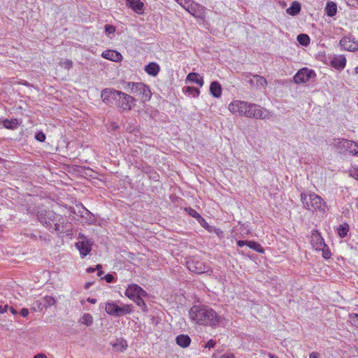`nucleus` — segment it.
<instances>
[{
    "label": "nucleus",
    "instance_id": "58",
    "mask_svg": "<svg viewBox=\"0 0 358 358\" xmlns=\"http://www.w3.org/2000/svg\"><path fill=\"white\" fill-rule=\"evenodd\" d=\"M356 207H357V208L358 209V199H357Z\"/></svg>",
    "mask_w": 358,
    "mask_h": 358
},
{
    "label": "nucleus",
    "instance_id": "50",
    "mask_svg": "<svg viewBox=\"0 0 358 358\" xmlns=\"http://www.w3.org/2000/svg\"><path fill=\"white\" fill-rule=\"evenodd\" d=\"M8 310L13 314L16 315L17 313V311L12 306H9Z\"/></svg>",
    "mask_w": 358,
    "mask_h": 358
},
{
    "label": "nucleus",
    "instance_id": "59",
    "mask_svg": "<svg viewBox=\"0 0 358 358\" xmlns=\"http://www.w3.org/2000/svg\"><path fill=\"white\" fill-rule=\"evenodd\" d=\"M355 178H356L357 180H358V176H357L355 177Z\"/></svg>",
    "mask_w": 358,
    "mask_h": 358
},
{
    "label": "nucleus",
    "instance_id": "22",
    "mask_svg": "<svg viewBox=\"0 0 358 358\" xmlns=\"http://www.w3.org/2000/svg\"><path fill=\"white\" fill-rule=\"evenodd\" d=\"M210 94L215 98H219L222 94V87L217 81H213L210 85Z\"/></svg>",
    "mask_w": 358,
    "mask_h": 358
},
{
    "label": "nucleus",
    "instance_id": "32",
    "mask_svg": "<svg viewBox=\"0 0 358 358\" xmlns=\"http://www.w3.org/2000/svg\"><path fill=\"white\" fill-rule=\"evenodd\" d=\"M145 296H139L133 300L134 302L143 311L147 312L148 308L143 299Z\"/></svg>",
    "mask_w": 358,
    "mask_h": 358
},
{
    "label": "nucleus",
    "instance_id": "18",
    "mask_svg": "<svg viewBox=\"0 0 358 358\" xmlns=\"http://www.w3.org/2000/svg\"><path fill=\"white\" fill-rule=\"evenodd\" d=\"M101 55L103 58L113 62L120 61L122 58V55L119 52L113 50H105L102 52Z\"/></svg>",
    "mask_w": 358,
    "mask_h": 358
},
{
    "label": "nucleus",
    "instance_id": "12",
    "mask_svg": "<svg viewBox=\"0 0 358 358\" xmlns=\"http://www.w3.org/2000/svg\"><path fill=\"white\" fill-rule=\"evenodd\" d=\"M187 11L194 17L204 19L206 17V8L204 6L193 1L187 6Z\"/></svg>",
    "mask_w": 358,
    "mask_h": 358
},
{
    "label": "nucleus",
    "instance_id": "53",
    "mask_svg": "<svg viewBox=\"0 0 358 358\" xmlns=\"http://www.w3.org/2000/svg\"><path fill=\"white\" fill-rule=\"evenodd\" d=\"M267 355L269 358H278V356H276L275 355L271 354L270 352H268Z\"/></svg>",
    "mask_w": 358,
    "mask_h": 358
},
{
    "label": "nucleus",
    "instance_id": "1",
    "mask_svg": "<svg viewBox=\"0 0 358 358\" xmlns=\"http://www.w3.org/2000/svg\"><path fill=\"white\" fill-rule=\"evenodd\" d=\"M102 101L108 104H115L121 111H130L136 105V99L127 93L113 88H106L101 91Z\"/></svg>",
    "mask_w": 358,
    "mask_h": 358
},
{
    "label": "nucleus",
    "instance_id": "44",
    "mask_svg": "<svg viewBox=\"0 0 358 358\" xmlns=\"http://www.w3.org/2000/svg\"><path fill=\"white\" fill-rule=\"evenodd\" d=\"M106 281L107 282H113L115 281V278L112 274H107L104 277Z\"/></svg>",
    "mask_w": 358,
    "mask_h": 358
},
{
    "label": "nucleus",
    "instance_id": "2",
    "mask_svg": "<svg viewBox=\"0 0 358 358\" xmlns=\"http://www.w3.org/2000/svg\"><path fill=\"white\" fill-rule=\"evenodd\" d=\"M229 110L234 114L255 119H268L269 112L260 106L247 101L234 100L229 105Z\"/></svg>",
    "mask_w": 358,
    "mask_h": 358
},
{
    "label": "nucleus",
    "instance_id": "17",
    "mask_svg": "<svg viewBox=\"0 0 358 358\" xmlns=\"http://www.w3.org/2000/svg\"><path fill=\"white\" fill-rule=\"evenodd\" d=\"M76 246L83 257H86L92 250L91 244L88 241H79Z\"/></svg>",
    "mask_w": 358,
    "mask_h": 358
},
{
    "label": "nucleus",
    "instance_id": "30",
    "mask_svg": "<svg viewBox=\"0 0 358 358\" xmlns=\"http://www.w3.org/2000/svg\"><path fill=\"white\" fill-rule=\"evenodd\" d=\"M248 246L254 250L255 251L259 252V253H264V248L262 247V245L255 242V241H248Z\"/></svg>",
    "mask_w": 358,
    "mask_h": 358
},
{
    "label": "nucleus",
    "instance_id": "3",
    "mask_svg": "<svg viewBox=\"0 0 358 358\" xmlns=\"http://www.w3.org/2000/svg\"><path fill=\"white\" fill-rule=\"evenodd\" d=\"M190 320L196 324L217 326L220 322V315L211 308L204 305H194L189 310Z\"/></svg>",
    "mask_w": 358,
    "mask_h": 358
},
{
    "label": "nucleus",
    "instance_id": "45",
    "mask_svg": "<svg viewBox=\"0 0 358 358\" xmlns=\"http://www.w3.org/2000/svg\"><path fill=\"white\" fill-rule=\"evenodd\" d=\"M101 268H102L101 265L98 264V265H96V268H92V267L87 268V273H91L94 272L96 269H101Z\"/></svg>",
    "mask_w": 358,
    "mask_h": 358
},
{
    "label": "nucleus",
    "instance_id": "48",
    "mask_svg": "<svg viewBox=\"0 0 358 358\" xmlns=\"http://www.w3.org/2000/svg\"><path fill=\"white\" fill-rule=\"evenodd\" d=\"M248 241H242V240H240V241H237V245L238 247H243L244 245H247L248 246Z\"/></svg>",
    "mask_w": 358,
    "mask_h": 358
},
{
    "label": "nucleus",
    "instance_id": "6",
    "mask_svg": "<svg viewBox=\"0 0 358 358\" xmlns=\"http://www.w3.org/2000/svg\"><path fill=\"white\" fill-rule=\"evenodd\" d=\"M124 89L138 96L143 103L148 101L152 96L150 87L143 83L124 82Z\"/></svg>",
    "mask_w": 358,
    "mask_h": 358
},
{
    "label": "nucleus",
    "instance_id": "27",
    "mask_svg": "<svg viewBox=\"0 0 358 358\" xmlns=\"http://www.w3.org/2000/svg\"><path fill=\"white\" fill-rule=\"evenodd\" d=\"M182 92L186 94L192 96L193 97H197L200 94V91L198 88L189 86L184 87L182 88Z\"/></svg>",
    "mask_w": 358,
    "mask_h": 358
},
{
    "label": "nucleus",
    "instance_id": "43",
    "mask_svg": "<svg viewBox=\"0 0 358 358\" xmlns=\"http://www.w3.org/2000/svg\"><path fill=\"white\" fill-rule=\"evenodd\" d=\"M215 345V341L213 339H210L205 345V348L210 349V348H214Z\"/></svg>",
    "mask_w": 358,
    "mask_h": 358
},
{
    "label": "nucleus",
    "instance_id": "42",
    "mask_svg": "<svg viewBox=\"0 0 358 358\" xmlns=\"http://www.w3.org/2000/svg\"><path fill=\"white\" fill-rule=\"evenodd\" d=\"M192 2V0H184L183 2H180V3L187 11V6Z\"/></svg>",
    "mask_w": 358,
    "mask_h": 358
},
{
    "label": "nucleus",
    "instance_id": "56",
    "mask_svg": "<svg viewBox=\"0 0 358 358\" xmlns=\"http://www.w3.org/2000/svg\"><path fill=\"white\" fill-rule=\"evenodd\" d=\"M84 210L85 211V214L90 216L92 215L91 213L88 210H87L86 208H85Z\"/></svg>",
    "mask_w": 358,
    "mask_h": 358
},
{
    "label": "nucleus",
    "instance_id": "37",
    "mask_svg": "<svg viewBox=\"0 0 358 358\" xmlns=\"http://www.w3.org/2000/svg\"><path fill=\"white\" fill-rule=\"evenodd\" d=\"M197 221L203 228H205L209 231H212L213 227L208 224V222L203 217L201 216Z\"/></svg>",
    "mask_w": 358,
    "mask_h": 358
},
{
    "label": "nucleus",
    "instance_id": "14",
    "mask_svg": "<svg viewBox=\"0 0 358 358\" xmlns=\"http://www.w3.org/2000/svg\"><path fill=\"white\" fill-rule=\"evenodd\" d=\"M310 243L316 250H321L326 247L324 239L317 230H313L310 236Z\"/></svg>",
    "mask_w": 358,
    "mask_h": 358
},
{
    "label": "nucleus",
    "instance_id": "36",
    "mask_svg": "<svg viewBox=\"0 0 358 358\" xmlns=\"http://www.w3.org/2000/svg\"><path fill=\"white\" fill-rule=\"evenodd\" d=\"M185 210L189 215L196 218L197 220L201 217V215L192 208H185Z\"/></svg>",
    "mask_w": 358,
    "mask_h": 358
},
{
    "label": "nucleus",
    "instance_id": "47",
    "mask_svg": "<svg viewBox=\"0 0 358 358\" xmlns=\"http://www.w3.org/2000/svg\"><path fill=\"white\" fill-rule=\"evenodd\" d=\"M20 315L23 317H26L29 315V310L27 308H22L21 310H20Z\"/></svg>",
    "mask_w": 358,
    "mask_h": 358
},
{
    "label": "nucleus",
    "instance_id": "52",
    "mask_svg": "<svg viewBox=\"0 0 358 358\" xmlns=\"http://www.w3.org/2000/svg\"><path fill=\"white\" fill-rule=\"evenodd\" d=\"M222 358H234V356L231 354L230 355H223Z\"/></svg>",
    "mask_w": 358,
    "mask_h": 358
},
{
    "label": "nucleus",
    "instance_id": "25",
    "mask_svg": "<svg viewBox=\"0 0 358 358\" xmlns=\"http://www.w3.org/2000/svg\"><path fill=\"white\" fill-rule=\"evenodd\" d=\"M325 11L328 16L333 17L336 14L337 6L335 3L331 1L327 3Z\"/></svg>",
    "mask_w": 358,
    "mask_h": 358
},
{
    "label": "nucleus",
    "instance_id": "4",
    "mask_svg": "<svg viewBox=\"0 0 358 358\" xmlns=\"http://www.w3.org/2000/svg\"><path fill=\"white\" fill-rule=\"evenodd\" d=\"M37 217L41 224L51 232L64 233L66 229L68 222L66 219L52 210L41 209L37 213Z\"/></svg>",
    "mask_w": 358,
    "mask_h": 358
},
{
    "label": "nucleus",
    "instance_id": "35",
    "mask_svg": "<svg viewBox=\"0 0 358 358\" xmlns=\"http://www.w3.org/2000/svg\"><path fill=\"white\" fill-rule=\"evenodd\" d=\"M348 322L352 324V326L358 329V314H357V313L349 314Z\"/></svg>",
    "mask_w": 358,
    "mask_h": 358
},
{
    "label": "nucleus",
    "instance_id": "49",
    "mask_svg": "<svg viewBox=\"0 0 358 358\" xmlns=\"http://www.w3.org/2000/svg\"><path fill=\"white\" fill-rule=\"evenodd\" d=\"M309 358H320V354L316 352H313L309 355Z\"/></svg>",
    "mask_w": 358,
    "mask_h": 358
},
{
    "label": "nucleus",
    "instance_id": "33",
    "mask_svg": "<svg viewBox=\"0 0 358 358\" xmlns=\"http://www.w3.org/2000/svg\"><path fill=\"white\" fill-rule=\"evenodd\" d=\"M298 42L304 46H307L310 43V38L307 34H301L297 36Z\"/></svg>",
    "mask_w": 358,
    "mask_h": 358
},
{
    "label": "nucleus",
    "instance_id": "55",
    "mask_svg": "<svg viewBox=\"0 0 358 358\" xmlns=\"http://www.w3.org/2000/svg\"><path fill=\"white\" fill-rule=\"evenodd\" d=\"M97 270H98L97 275L99 277H101L103 275V272L101 269H97Z\"/></svg>",
    "mask_w": 358,
    "mask_h": 358
},
{
    "label": "nucleus",
    "instance_id": "41",
    "mask_svg": "<svg viewBox=\"0 0 358 358\" xmlns=\"http://www.w3.org/2000/svg\"><path fill=\"white\" fill-rule=\"evenodd\" d=\"M322 250V256L325 259H329L331 257V252L329 250V248L326 246L325 248H323L321 249Z\"/></svg>",
    "mask_w": 358,
    "mask_h": 358
},
{
    "label": "nucleus",
    "instance_id": "39",
    "mask_svg": "<svg viewBox=\"0 0 358 358\" xmlns=\"http://www.w3.org/2000/svg\"><path fill=\"white\" fill-rule=\"evenodd\" d=\"M105 32L106 34L110 35L111 34H113L115 31V28L114 26L111 24H106L105 25Z\"/></svg>",
    "mask_w": 358,
    "mask_h": 358
},
{
    "label": "nucleus",
    "instance_id": "16",
    "mask_svg": "<svg viewBox=\"0 0 358 358\" xmlns=\"http://www.w3.org/2000/svg\"><path fill=\"white\" fill-rule=\"evenodd\" d=\"M127 6L135 13L142 14L144 11V4L140 0H126Z\"/></svg>",
    "mask_w": 358,
    "mask_h": 358
},
{
    "label": "nucleus",
    "instance_id": "29",
    "mask_svg": "<svg viewBox=\"0 0 358 358\" xmlns=\"http://www.w3.org/2000/svg\"><path fill=\"white\" fill-rule=\"evenodd\" d=\"M349 231V225L347 223L340 224L338 228V234L341 238H344L347 236Z\"/></svg>",
    "mask_w": 358,
    "mask_h": 358
},
{
    "label": "nucleus",
    "instance_id": "10",
    "mask_svg": "<svg viewBox=\"0 0 358 358\" xmlns=\"http://www.w3.org/2000/svg\"><path fill=\"white\" fill-rule=\"evenodd\" d=\"M125 295L133 301L139 296H148V293L139 285L132 283L129 285L128 287L127 288L125 291Z\"/></svg>",
    "mask_w": 358,
    "mask_h": 358
},
{
    "label": "nucleus",
    "instance_id": "8",
    "mask_svg": "<svg viewBox=\"0 0 358 358\" xmlns=\"http://www.w3.org/2000/svg\"><path fill=\"white\" fill-rule=\"evenodd\" d=\"M105 310L108 315L120 317L130 314L133 309L131 305L123 304L120 306L116 302L111 301L106 303Z\"/></svg>",
    "mask_w": 358,
    "mask_h": 358
},
{
    "label": "nucleus",
    "instance_id": "5",
    "mask_svg": "<svg viewBox=\"0 0 358 358\" xmlns=\"http://www.w3.org/2000/svg\"><path fill=\"white\" fill-rule=\"evenodd\" d=\"M301 201L303 207L308 210L325 213L328 209L326 202L315 193L302 192Z\"/></svg>",
    "mask_w": 358,
    "mask_h": 358
},
{
    "label": "nucleus",
    "instance_id": "31",
    "mask_svg": "<svg viewBox=\"0 0 358 358\" xmlns=\"http://www.w3.org/2000/svg\"><path fill=\"white\" fill-rule=\"evenodd\" d=\"M80 322L89 327L93 323V317L90 313H85L80 319Z\"/></svg>",
    "mask_w": 358,
    "mask_h": 358
},
{
    "label": "nucleus",
    "instance_id": "51",
    "mask_svg": "<svg viewBox=\"0 0 358 358\" xmlns=\"http://www.w3.org/2000/svg\"><path fill=\"white\" fill-rule=\"evenodd\" d=\"M34 358H47L46 355L44 354H38L36 355Z\"/></svg>",
    "mask_w": 358,
    "mask_h": 358
},
{
    "label": "nucleus",
    "instance_id": "13",
    "mask_svg": "<svg viewBox=\"0 0 358 358\" xmlns=\"http://www.w3.org/2000/svg\"><path fill=\"white\" fill-rule=\"evenodd\" d=\"M315 75L313 71L307 68L299 70L294 77L296 83H302L308 82Z\"/></svg>",
    "mask_w": 358,
    "mask_h": 358
},
{
    "label": "nucleus",
    "instance_id": "40",
    "mask_svg": "<svg viewBox=\"0 0 358 358\" xmlns=\"http://www.w3.org/2000/svg\"><path fill=\"white\" fill-rule=\"evenodd\" d=\"M35 138L37 141H38L40 142H43L45 140V135L43 132L39 131V132L36 133Z\"/></svg>",
    "mask_w": 358,
    "mask_h": 358
},
{
    "label": "nucleus",
    "instance_id": "9",
    "mask_svg": "<svg viewBox=\"0 0 358 358\" xmlns=\"http://www.w3.org/2000/svg\"><path fill=\"white\" fill-rule=\"evenodd\" d=\"M187 267L191 272L199 274L206 273L211 275L213 273V271L208 265L197 259L187 261Z\"/></svg>",
    "mask_w": 358,
    "mask_h": 358
},
{
    "label": "nucleus",
    "instance_id": "38",
    "mask_svg": "<svg viewBox=\"0 0 358 358\" xmlns=\"http://www.w3.org/2000/svg\"><path fill=\"white\" fill-rule=\"evenodd\" d=\"M60 66L65 69H70L73 66V62L71 60L66 59L60 62Z\"/></svg>",
    "mask_w": 358,
    "mask_h": 358
},
{
    "label": "nucleus",
    "instance_id": "21",
    "mask_svg": "<svg viewBox=\"0 0 358 358\" xmlns=\"http://www.w3.org/2000/svg\"><path fill=\"white\" fill-rule=\"evenodd\" d=\"M186 82L196 83L199 85V87H202L203 85V78L196 73H189L186 78Z\"/></svg>",
    "mask_w": 358,
    "mask_h": 358
},
{
    "label": "nucleus",
    "instance_id": "24",
    "mask_svg": "<svg viewBox=\"0 0 358 358\" xmlns=\"http://www.w3.org/2000/svg\"><path fill=\"white\" fill-rule=\"evenodd\" d=\"M3 126L8 129H15L18 124H19V120L16 118L13 119H5L2 122Z\"/></svg>",
    "mask_w": 358,
    "mask_h": 358
},
{
    "label": "nucleus",
    "instance_id": "28",
    "mask_svg": "<svg viewBox=\"0 0 358 358\" xmlns=\"http://www.w3.org/2000/svg\"><path fill=\"white\" fill-rule=\"evenodd\" d=\"M127 343L124 340H117L115 343L113 344V348L115 351L123 352L127 348Z\"/></svg>",
    "mask_w": 358,
    "mask_h": 358
},
{
    "label": "nucleus",
    "instance_id": "57",
    "mask_svg": "<svg viewBox=\"0 0 358 358\" xmlns=\"http://www.w3.org/2000/svg\"><path fill=\"white\" fill-rule=\"evenodd\" d=\"M92 284L90 282L87 283L85 285V288L87 289Z\"/></svg>",
    "mask_w": 358,
    "mask_h": 358
},
{
    "label": "nucleus",
    "instance_id": "54",
    "mask_svg": "<svg viewBox=\"0 0 358 358\" xmlns=\"http://www.w3.org/2000/svg\"><path fill=\"white\" fill-rule=\"evenodd\" d=\"M87 301H88L89 302H90L91 303H95L96 302V299H90V298H89V299H87Z\"/></svg>",
    "mask_w": 358,
    "mask_h": 358
},
{
    "label": "nucleus",
    "instance_id": "20",
    "mask_svg": "<svg viewBox=\"0 0 358 358\" xmlns=\"http://www.w3.org/2000/svg\"><path fill=\"white\" fill-rule=\"evenodd\" d=\"M144 70L148 75L156 76L160 71V67L158 64L150 62L145 66Z\"/></svg>",
    "mask_w": 358,
    "mask_h": 358
},
{
    "label": "nucleus",
    "instance_id": "34",
    "mask_svg": "<svg viewBox=\"0 0 358 358\" xmlns=\"http://www.w3.org/2000/svg\"><path fill=\"white\" fill-rule=\"evenodd\" d=\"M43 303L45 308H48L54 306L56 303V300L52 296H45L43 298Z\"/></svg>",
    "mask_w": 358,
    "mask_h": 358
},
{
    "label": "nucleus",
    "instance_id": "19",
    "mask_svg": "<svg viewBox=\"0 0 358 358\" xmlns=\"http://www.w3.org/2000/svg\"><path fill=\"white\" fill-rule=\"evenodd\" d=\"M331 64L335 69L342 70L346 65V59L343 55L334 56L331 60Z\"/></svg>",
    "mask_w": 358,
    "mask_h": 358
},
{
    "label": "nucleus",
    "instance_id": "7",
    "mask_svg": "<svg viewBox=\"0 0 358 358\" xmlns=\"http://www.w3.org/2000/svg\"><path fill=\"white\" fill-rule=\"evenodd\" d=\"M331 145L341 154L348 153L352 155L358 154V144L353 141L345 138H334Z\"/></svg>",
    "mask_w": 358,
    "mask_h": 358
},
{
    "label": "nucleus",
    "instance_id": "15",
    "mask_svg": "<svg viewBox=\"0 0 358 358\" xmlns=\"http://www.w3.org/2000/svg\"><path fill=\"white\" fill-rule=\"evenodd\" d=\"M340 45L344 50L355 52L358 50V41L350 36H344L340 41Z\"/></svg>",
    "mask_w": 358,
    "mask_h": 358
},
{
    "label": "nucleus",
    "instance_id": "60",
    "mask_svg": "<svg viewBox=\"0 0 358 358\" xmlns=\"http://www.w3.org/2000/svg\"><path fill=\"white\" fill-rule=\"evenodd\" d=\"M357 69H358V67H357Z\"/></svg>",
    "mask_w": 358,
    "mask_h": 358
},
{
    "label": "nucleus",
    "instance_id": "26",
    "mask_svg": "<svg viewBox=\"0 0 358 358\" xmlns=\"http://www.w3.org/2000/svg\"><path fill=\"white\" fill-rule=\"evenodd\" d=\"M301 10V4L297 1H294L291 6L287 9V13L290 15H296Z\"/></svg>",
    "mask_w": 358,
    "mask_h": 358
},
{
    "label": "nucleus",
    "instance_id": "23",
    "mask_svg": "<svg viewBox=\"0 0 358 358\" xmlns=\"http://www.w3.org/2000/svg\"><path fill=\"white\" fill-rule=\"evenodd\" d=\"M176 343L182 348H186L189 345L191 339L189 336L181 334L176 337Z\"/></svg>",
    "mask_w": 358,
    "mask_h": 358
},
{
    "label": "nucleus",
    "instance_id": "11",
    "mask_svg": "<svg viewBox=\"0 0 358 358\" xmlns=\"http://www.w3.org/2000/svg\"><path fill=\"white\" fill-rule=\"evenodd\" d=\"M251 76L252 74L250 73H244L243 74L245 80L248 82L251 86L265 87L267 85V80L264 77L259 75H253V78H251Z\"/></svg>",
    "mask_w": 358,
    "mask_h": 358
},
{
    "label": "nucleus",
    "instance_id": "46",
    "mask_svg": "<svg viewBox=\"0 0 358 358\" xmlns=\"http://www.w3.org/2000/svg\"><path fill=\"white\" fill-rule=\"evenodd\" d=\"M9 306L8 304L5 306L0 305V313H4L8 310Z\"/></svg>",
    "mask_w": 358,
    "mask_h": 358
}]
</instances>
